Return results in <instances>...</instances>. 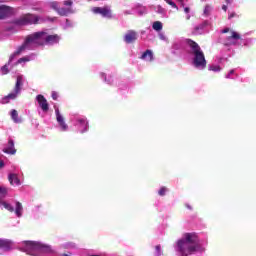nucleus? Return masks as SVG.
Instances as JSON below:
<instances>
[{
	"instance_id": "nucleus-1",
	"label": "nucleus",
	"mask_w": 256,
	"mask_h": 256,
	"mask_svg": "<svg viewBox=\"0 0 256 256\" xmlns=\"http://www.w3.org/2000/svg\"><path fill=\"white\" fill-rule=\"evenodd\" d=\"M177 248L182 256L195 255L197 251L203 253L205 248L201 247L199 237L195 232L185 233L184 237L177 241Z\"/></svg>"
},
{
	"instance_id": "nucleus-2",
	"label": "nucleus",
	"mask_w": 256,
	"mask_h": 256,
	"mask_svg": "<svg viewBox=\"0 0 256 256\" xmlns=\"http://www.w3.org/2000/svg\"><path fill=\"white\" fill-rule=\"evenodd\" d=\"M186 43L190 47V53L194 56L193 65L196 69H205L207 67V60L205 59V53L201 49V46L192 39H187Z\"/></svg>"
},
{
	"instance_id": "nucleus-3",
	"label": "nucleus",
	"mask_w": 256,
	"mask_h": 256,
	"mask_svg": "<svg viewBox=\"0 0 256 256\" xmlns=\"http://www.w3.org/2000/svg\"><path fill=\"white\" fill-rule=\"evenodd\" d=\"M41 18L39 15L26 13L22 14L19 18L14 20V25H18L19 27H25L27 25H39V20Z\"/></svg>"
},
{
	"instance_id": "nucleus-4",
	"label": "nucleus",
	"mask_w": 256,
	"mask_h": 256,
	"mask_svg": "<svg viewBox=\"0 0 256 256\" xmlns=\"http://www.w3.org/2000/svg\"><path fill=\"white\" fill-rule=\"evenodd\" d=\"M46 34H47L46 32L40 31V32H35L33 34L28 35L24 43L18 48L16 52H14V55H21V53H23V51L27 49V45H29L30 43H36L38 39H41V37H43V35H46Z\"/></svg>"
},
{
	"instance_id": "nucleus-5",
	"label": "nucleus",
	"mask_w": 256,
	"mask_h": 256,
	"mask_svg": "<svg viewBox=\"0 0 256 256\" xmlns=\"http://www.w3.org/2000/svg\"><path fill=\"white\" fill-rule=\"evenodd\" d=\"M21 87H23V76H17L14 92L2 98V105H6L9 101L17 99V95L21 93Z\"/></svg>"
},
{
	"instance_id": "nucleus-6",
	"label": "nucleus",
	"mask_w": 256,
	"mask_h": 256,
	"mask_svg": "<svg viewBox=\"0 0 256 256\" xmlns=\"http://www.w3.org/2000/svg\"><path fill=\"white\" fill-rule=\"evenodd\" d=\"M221 33H230V36L227 37L228 45H235V41L241 39V34L230 28H224Z\"/></svg>"
},
{
	"instance_id": "nucleus-7",
	"label": "nucleus",
	"mask_w": 256,
	"mask_h": 256,
	"mask_svg": "<svg viewBox=\"0 0 256 256\" xmlns=\"http://www.w3.org/2000/svg\"><path fill=\"white\" fill-rule=\"evenodd\" d=\"M55 113L57 123L61 127V130L67 131V129H69V126L67 125V123H65V118L63 117V115H61V112H59V108L55 109Z\"/></svg>"
},
{
	"instance_id": "nucleus-8",
	"label": "nucleus",
	"mask_w": 256,
	"mask_h": 256,
	"mask_svg": "<svg viewBox=\"0 0 256 256\" xmlns=\"http://www.w3.org/2000/svg\"><path fill=\"white\" fill-rule=\"evenodd\" d=\"M36 100L38 101V105L42 109V111H44V113H47V111H49V102H47L45 96L39 94L36 96Z\"/></svg>"
},
{
	"instance_id": "nucleus-9",
	"label": "nucleus",
	"mask_w": 256,
	"mask_h": 256,
	"mask_svg": "<svg viewBox=\"0 0 256 256\" xmlns=\"http://www.w3.org/2000/svg\"><path fill=\"white\" fill-rule=\"evenodd\" d=\"M93 13L102 15V17H107L108 19H111L112 14H111V9L107 8V7H95L93 9Z\"/></svg>"
},
{
	"instance_id": "nucleus-10",
	"label": "nucleus",
	"mask_w": 256,
	"mask_h": 256,
	"mask_svg": "<svg viewBox=\"0 0 256 256\" xmlns=\"http://www.w3.org/2000/svg\"><path fill=\"white\" fill-rule=\"evenodd\" d=\"M34 251L36 253H51V247L39 242H35Z\"/></svg>"
},
{
	"instance_id": "nucleus-11",
	"label": "nucleus",
	"mask_w": 256,
	"mask_h": 256,
	"mask_svg": "<svg viewBox=\"0 0 256 256\" xmlns=\"http://www.w3.org/2000/svg\"><path fill=\"white\" fill-rule=\"evenodd\" d=\"M13 13V8L9 6L2 5L0 6V19H7V17H11Z\"/></svg>"
},
{
	"instance_id": "nucleus-12",
	"label": "nucleus",
	"mask_w": 256,
	"mask_h": 256,
	"mask_svg": "<svg viewBox=\"0 0 256 256\" xmlns=\"http://www.w3.org/2000/svg\"><path fill=\"white\" fill-rule=\"evenodd\" d=\"M46 45H55L61 41V36L58 34L48 35L44 39Z\"/></svg>"
},
{
	"instance_id": "nucleus-13",
	"label": "nucleus",
	"mask_w": 256,
	"mask_h": 256,
	"mask_svg": "<svg viewBox=\"0 0 256 256\" xmlns=\"http://www.w3.org/2000/svg\"><path fill=\"white\" fill-rule=\"evenodd\" d=\"M125 43L131 44L137 41V32L130 30L124 36Z\"/></svg>"
},
{
	"instance_id": "nucleus-14",
	"label": "nucleus",
	"mask_w": 256,
	"mask_h": 256,
	"mask_svg": "<svg viewBox=\"0 0 256 256\" xmlns=\"http://www.w3.org/2000/svg\"><path fill=\"white\" fill-rule=\"evenodd\" d=\"M3 152L7 153L8 155H15V153H17L13 139L8 140V146L3 150Z\"/></svg>"
},
{
	"instance_id": "nucleus-15",
	"label": "nucleus",
	"mask_w": 256,
	"mask_h": 256,
	"mask_svg": "<svg viewBox=\"0 0 256 256\" xmlns=\"http://www.w3.org/2000/svg\"><path fill=\"white\" fill-rule=\"evenodd\" d=\"M78 125L80 127V132L81 133H86V131H89V123L85 118H79L78 119Z\"/></svg>"
},
{
	"instance_id": "nucleus-16",
	"label": "nucleus",
	"mask_w": 256,
	"mask_h": 256,
	"mask_svg": "<svg viewBox=\"0 0 256 256\" xmlns=\"http://www.w3.org/2000/svg\"><path fill=\"white\" fill-rule=\"evenodd\" d=\"M11 245H13L11 240L0 239V249H4V251H11Z\"/></svg>"
},
{
	"instance_id": "nucleus-17",
	"label": "nucleus",
	"mask_w": 256,
	"mask_h": 256,
	"mask_svg": "<svg viewBox=\"0 0 256 256\" xmlns=\"http://www.w3.org/2000/svg\"><path fill=\"white\" fill-rule=\"evenodd\" d=\"M140 59H142L143 61H153V51H151L150 49L146 50L141 55Z\"/></svg>"
},
{
	"instance_id": "nucleus-18",
	"label": "nucleus",
	"mask_w": 256,
	"mask_h": 256,
	"mask_svg": "<svg viewBox=\"0 0 256 256\" xmlns=\"http://www.w3.org/2000/svg\"><path fill=\"white\" fill-rule=\"evenodd\" d=\"M8 181L10 185H21V181L19 180V177H17V174H10L8 176Z\"/></svg>"
},
{
	"instance_id": "nucleus-19",
	"label": "nucleus",
	"mask_w": 256,
	"mask_h": 256,
	"mask_svg": "<svg viewBox=\"0 0 256 256\" xmlns=\"http://www.w3.org/2000/svg\"><path fill=\"white\" fill-rule=\"evenodd\" d=\"M10 116L14 123H21V120L19 119V112H17V110L12 109L10 112Z\"/></svg>"
},
{
	"instance_id": "nucleus-20",
	"label": "nucleus",
	"mask_w": 256,
	"mask_h": 256,
	"mask_svg": "<svg viewBox=\"0 0 256 256\" xmlns=\"http://www.w3.org/2000/svg\"><path fill=\"white\" fill-rule=\"evenodd\" d=\"M15 214L17 217H21L23 215V205L21 202H16Z\"/></svg>"
},
{
	"instance_id": "nucleus-21",
	"label": "nucleus",
	"mask_w": 256,
	"mask_h": 256,
	"mask_svg": "<svg viewBox=\"0 0 256 256\" xmlns=\"http://www.w3.org/2000/svg\"><path fill=\"white\" fill-rule=\"evenodd\" d=\"M35 241H25V249L26 251H34L35 250Z\"/></svg>"
},
{
	"instance_id": "nucleus-22",
	"label": "nucleus",
	"mask_w": 256,
	"mask_h": 256,
	"mask_svg": "<svg viewBox=\"0 0 256 256\" xmlns=\"http://www.w3.org/2000/svg\"><path fill=\"white\" fill-rule=\"evenodd\" d=\"M57 13H59V15H61L62 17H65L69 15V13H71V10L67 8H59Z\"/></svg>"
},
{
	"instance_id": "nucleus-23",
	"label": "nucleus",
	"mask_w": 256,
	"mask_h": 256,
	"mask_svg": "<svg viewBox=\"0 0 256 256\" xmlns=\"http://www.w3.org/2000/svg\"><path fill=\"white\" fill-rule=\"evenodd\" d=\"M152 29H154V31H161V29H163V23L159 21L154 22L152 25Z\"/></svg>"
},
{
	"instance_id": "nucleus-24",
	"label": "nucleus",
	"mask_w": 256,
	"mask_h": 256,
	"mask_svg": "<svg viewBox=\"0 0 256 256\" xmlns=\"http://www.w3.org/2000/svg\"><path fill=\"white\" fill-rule=\"evenodd\" d=\"M1 205L4 206V208L7 209V211H9L10 213H13V211H15V208H13V206L5 201L1 202Z\"/></svg>"
},
{
	"instance_id": "nucleus-25",
	"label": "nucleus",
	"mask_w": 256,
	"mask_h": 256,
	"mask_svg": "<svg viewBox=\"0 0 256 256\" xmlns=\"http://www.w3.org/2000/svg\"><path fill=\"white\" fill-rule=\"evenodd\" d=\"M1 74L2 75H8L9 73V64H5L0 68Z\"/></svg>"
},
{
	"instance_id": "nucleus-26",
	"label": "nucleus",
	"mask_w": 256,
	"mask_h": 256,
	"mask_svg": "<svg viewBox=\"0 0 256 256\" xmlns=\"http://www.w3.org/2000/svg\"><path fill=\"white\" fill-rule=\"evenodd\" d=\"M167 191H169V189H167V187L163 186L158 191V195H160V197H164V195H166Z\"/></svg>"
},
{
	"instance_id": "nucleus-27",
	"label": "nucleus",
	"mask_w": 256,
	"mask_h": 256,
	"mask_svg": "<svg viewBox=\"0 0 256 256\" xmlns=\"http://www.w3.org/2000/svg\"><path fill=\"white\" fill-rule=\"evenodd\" d=\"M203 29H205V23L195 26L194 31L195 33H199V31H203Z\"/></svg>"
},
{
	"instance_id": "nucleus-28",
	"label": "nucleus",
	"mask_w": 256,
	"mask_h": 256,
	"mask_svg": "<svg viewBox=\"0 0 256 256\" xmlns=\"http://www.w3.org/2000/svg\"><path fill=\"white\" fill-rule=\"evenodd\" d=\"M50 7L54 9L55 11H59V2L54 1L50 3Z\"/></svg>"
},
{
	"instance_id": "nucleus-29",
	"label": "nucleus",
	"mask_w": 256,
	"mask_h": 256,
	"mask_svg": "<svg viewBox=\"0 0 256 256\" xmlns=\"http://www.w3.org/2000/svg\"><path fill=\"white\" fill-rule=\"evenodd\" d=\"M209 71H214V72L221 71V66L211 65V66H209Z\"/></svg>"
},
{
	"instance_id": "nucleus-30",
	"label": "nucleus",
	"mask_w": 256,
	"mask_h": 256,
	"mask_svg": "<svg viewBox=\"0 0 256 256\" xmlns=\"http://www.w3.org/2000/svg\"><path fill=\"white\" fill-rule=\"evenodd\" d=\"M168 5H171L173 9H177V4L173 0H164Z\"/></svg>"
},
{
	"instance_id": "nucleus-31",
	"label": "nucleus",
	"mask_w": 256,
	"mask_h": 256,
	"mask_svg": "<svg viewBox=\"0 0 256 256\" xmlns=\"http://www.w3.org/2000/svg\"><path fill=\"white\" fill-rule=\"evenodd\" d=\"M7 191L6 187L0 186V195H7Z\"/></svg>"
},
{
	"instance_id": "nucleus-32",
	"label": "nucleus",
	"mask_w": 256,
	"mask_h": 256,
	"mask_svg": "<svg viewBox=\"0 0 256 256\" xmlns=\"http://www.w3.org/2000/svg\"><path fill=\"white\" fill-rule=\"evenodd\" d=\"M51 97L54 101H57V99H59V94L56 91H53Z\"/></svg>"
},
{
	"instance_id": "nucleus-33",
	"label": "nucleus",
	"mask_w": 256,
	"mask_h": 256,
	"mask_svg": "<svg viewBox=\"0 0 256 256\" xmlns=\"http://www.w3.org/2000/svg\"><path fill=\"white\" fill-rule=\"evenodd\" d=\"M210 11H211V6L206 5L205 9H204V15H208L210 13Z\"/></svg>"
},
{
	"instance_id": "nucleus-34",
	"label": "nucleus",
	"mask_w": 256,
	"mask_h": 256,
	"mask_svg": "<svg viewBox=\"0 0 256 256\" xmlns=\"http://www.w3.org/2000/svg\"><path fill=\"white\" fill-rule=\"evenodd\" d=\"M64 5H65L66 7H71V5H73V1H71V0H66V1H64Z\"/></svg>"
},
{
	"instance_id": "nucleus-35",
	"label": "nucleus",
	"mask_w": 256,
	"mask_h": 256,
	"mask_svg": "<svg viewBox=\"0 0 256 256\" xmlns=\"http://www.w3.org/2000/svg\"><path fill=\"white\" fill-rule=\"evenodd\" d=\"M157 256H161V245L156 246Z\"/></svg>"
},
{
	"instance_id": "nucleus-36",
	"label": "nucleus",
	"mask_w": 256,
	"mask_h": 256,
	"mask_svg": "<svg viewBox=\"0 0 256 256\" xmlns=\"http://www.w3.org/2000/svg\"><path fill=\"white\" fill-rule=\"evenodd\" d=\"M233 17H237V13L231 12L228 16V19H233Z\"/></svg>"
},
{
	"instance_id": "nucleus-37",
	"label": "nucleus",
	"mask_w": 256,
	"mask_h": 256,
	"mask_svg": "<svg viewBox=\"0 0 256 256\" xmlns=\"http://www.w3.org/2000/svg\"><path fill=\"white\" fill-rule=\"evenodd\" d=\"M15 56H16L15 54H12V55L10 56L8 65L11 64V61H13V59L15 58Z\"/></svg>"
},
{
	"instance_id": "nucleus-38",
	"label": "nucleus",
	"mask_w": 256,
	"mask_h": 256,
	"mask_svg": "<svg viewBox=\"0 0 256 256\" xmlns=\"http://www.w3.org/2000/svg\"><path fill=\"white\" fill-rule=\"evenodd\" d=\"M25 61H29L27 58L23 57L18 60V63H23Z\"/></svg>"
},
{
	"instance_id": "nucleus-39",
	"label": "nucleus",
	"mask_w": 256,
	"mask_h": 256,
	"mask_svg": "<svg viewBox=\"0 0 256 256\" xmlns=\"http://www.w3.org/2000/svg\"><path fill=\"white\" fill-rule=\"evenodd\" d=\"M5 167V162L3 160H0V168Z\"/></svg>"
},
{
	"instance_id": "nucleus-40",
	"label": "nucleus",
	"mask_w": 256,
	"mask_h": 256,
	"mask_svg": "<svg viewBox=\"0 0 256 256\" xmlns=\"http://www.w3.org/2000/svg\"><path fill=\"white\" fill-rule=\"evenodd\" d=\"M189 11H190L189 7L184 8V13H189Z\"/></svg>"
},
{
	"instance_id": "nucleus-41",
	"label": "nucleus",
	"mask_w": 256,
	"mask_h": 256,
	"mask_svg": "<svg viewBox=\"0 0 256 256\" xmlns=\"http://www.w3.org/2000/svg\"><path fill=\"white\" fill-rule=\"evenodd\" d=\"M223 11H227V5L222 6Z\"/></svg>"
},
{
	"instance_id": "nucleus-42",
	"label": "nucleus",
	"mask_w": 256,
	"mask_h": 256,
	"mask_svg": "<svg viewBox=\"0 0 256 256\" xmlns=\"http://www.w3.org/2000/svg\"><path fill=\"white\" fill-rule=\"evenodd\" d=\"M234 73H235L234 70H231V71H230V75H233Z\"/></svg>"
},
{
	"instance_id": "nucleus-43",
	"label": "nucleus",
	"mask_w": 256,
	"mask_h": 256,
	"mask_svg": "<svg viewBox=\"0 0 256 256\" xmlns=\"http://www.w3.org/2000/svg\"><path fill=\"white\" fill-rule=\"evenodd\" d=\"M188 207V209H191V207L190 206H187Z\"/></svg>"
},
{
	"instance_id": "nucleus-44",
	"label": "nucleus",
	"mask_w": 256,
	"mask_h": 256,
	"mask_svg": "<svg viewBox=\"0 0 256 256\" xmlns=\"http://www.w3.org/2000/svg\"><path fill=\"white\" fill-rule=\"evenodd\" d=\"M229 3V0H226Z\"/></svg>"
}]
</instances>
